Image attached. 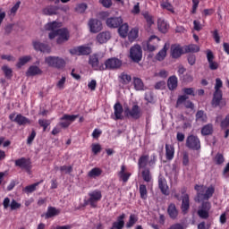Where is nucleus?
Returning <instances> with one entry per match:
<instances>
[{
  "instance_id": "f257e3e1",
  "label": "nucleus",
  "mask_w": 229,
  "mask_h": 229,
  "mask_svg": "<svg viewBox=\"0 0 229 229\" xmlns=\"http://www.w3.org/2000/svg\"><path fill=\"white\" fill-rule=\"evenodd\" d=\"M58 28H62V23L57 21L49 22L45 26V30H47V31H51L48 34V37L51 40H53V38H55V37H57L56 38L57 44H64V42H67L69 38H71V33L69 32V30L65 28H63V29H58Z\"/></svg>"
},
{
  "instance_id": "f03ea898",
  "label": "nucleus",
  "mask_w": 229,
  "mask_h": 229,
  "mask_svg": "<svg viewBox=\"0 0 229 229\" xmlns=\"http://www.w3.org/2000/svg\"><path fill=\"white\" fill-rule=\"evenodd\" d=\"M195 191H197V198L195 199V201L199 203L201 201H208V199L214 196L216 187H214V185L207 187L205 185L196 184Z\"/></svg>"
},
{
  "instance_id": "7ed1b4c3",
  "label": "nucleus",
  "mask_w": 229,
  "mask_h": 229,
  "mask_svg": "<svg viewBox=\"0 0 229 229\" xmlns=\"http://www.w3.org/2000/svg\"><path fill=\"white\" fill-rule=\"evenodd\" d=\"M180 193H174V196L178 199V201H182L181 210L182 214H187L189 212V208H191V200L189 199V194H187V189L182 188Z\"/></svg>"
},
{
  "instance_id": "20e7f679",
  "label": "nucleus",
  "mask_w": 229,
  "mask_h": 229,
  "mask_svg": "<svg viewBox=\"0 0 229 229\" xmlns=\"http://www.w3.org/2000/svg\"><path fill=\"white\" fill-rule=\"evenodd\" d=\"M185 146L191 151H199L201 149V140L197 135L190 134L186 138Z\"/></svg>"
},
{
  "instance_id": "39448f33",
  "label": "nucleus",
  "mask_w": 229,
  "mask_h": 229,
  "mask_svg": "<svg viewBox=\"0 0 229 229\" xmlns=\"http://www.w3.org/2000/svg\"><path fill=\"white\" fill-rule=\"evenodd\" d=\"M45 63L48 67H54L55 69H64L65 67V60L58 56L49 55L45 58Z\"/></svg>"
},
{
  "instance_id": "423d86ee",
  "label": "nucleus",
  "mask_w": 229,
  "mask_h": 229,
  "mask_svg": "<svg viewBox=\"0 0 229 229\" xmlns=\"http://www.w3.org/2000/svg\"><path fill=\"white\" fill-rule=\"evenodd\" d=\"M104 71H117L123 66V61L117 57H111L105 61Z\"/></svg>"
},
{
  "instance_id": "0eeeda50",
  "label": "nucleus",
  "mask_w": 229,
  "mask_h": 229,
  "mask_svg": "<svg viewBox=\"0 0 229 229\" xmlns=\"http://www.w3.org/2000/svg\"><path fill=\"white\" fill-rule=\"evenodd\" d=\"M14 165L20 167L22 171H26L29 174H31V169L33 165H31V159L26 157H21L14 161Z\"/></svg>"
},
{
  "instance_id": "6e6552de",
  "label": "nucleus",
  "mask_w": 229,
  "mask_h": 229,
  "mask_svg": "<svg viewBox=\"0 0 229 229\" xmlns=\"http://www.w3.org/2000/svg\"><path fill=\"white\" fill-rule=\"evenodd\" d=\"M124 115L125 117H131V119H140L142 117V112L139 105H133L132 107L125 106L124 107Z\"/></svg>"
},
{
  "instance_id": "1a4fd4ad",
  "label": "nucleus",
  "mask_w": 229,
  "mask_h": 229,
  "mask_svg": "<svg viewBox=\"0 0 229 229\" xmlns=\"http://www.w3.org/2000/svg\"><path fill=\"white\" fill-rule=\"evenodd\" d=\"M130 58L132 62L139 64L142 60V47L140 45H134L130 49Z\"/></svg>"
},
{
  "instance_id": "9d476101",
  "label": "nucleus",
  "mask_w": 229,
  "mask_h": 229,
  "mask_svg": "<svg viewBox=\"0 0 229 229\" xmlns=\"http://www.w3.org/2000/svg\"><path fill=\"white\" fill-rule=\"evenodd\" d=\"M79 115L78 114H64L60 118V123H58L61 128H69L72 123L78 119Z\"/></svg>"
},
{
  "instance_id": "9b49d317",
  "label": "nucleus",
  "mask_w": 229,
  "mask_h": 229,
  "mask_svg": "<svg viewBox=\"0 0 229 229\" xmlns=\"http://www.w3.org/2000/svg\"><path fill=\"white\" fill-rule=\"evenodd\" d=\"M10 121L13 123H16V124H19V126H26V124H30L31 122L30 119H28L26 116L22 114H17L15 116V113H13L9 115Z\"/></svg>"
},
{
  "instance_id": "f8f14e48",
  "label": "nucleus",
  "mask_w": 229,
  "mask_h": 229,
  "mask_svg": "<svg viewBox=\"0 0 229 229\" xmlns=\"http://www.w3.org/2000/svg\"><path fill=\"white\" fill-rule=\"evenodd\" d=\"M211 106L213 108H217V106L224 108V106H226V101L223 100V93L214 92Z\"/></svg>"
},
{
  "instance_id": "ddd939ff",
  "label": "nucleus",
  "mask_w": 229,
  "mask_h": 229,
  "mask_svg": "<svg viewBox=\"0 0 229 229\" xmlns=\"http://www.w3.org/2000/svg\"><path fill=\"white\" fill-rule=\"evenodd\" d=\"M89 199H88V203H89V205L93 207V208H96V207L98 206L97 205L98 201H101V198H103V195L101 194V191L95 190L89 192Z\"/></svg>"
},
{
  "instance_id": "4468645a",
  "label": "nucleus",
  "mask_w": 229,
  "mask_h": 229,
  "mask_svg": "<svg viewBox=\"0 0 229 229\" xmlns=\"http://www.w3.org/2000/svg\"><path fill=\"white\" fill-rule=\"evenodd\" d=\"M3 207L5 210L8 208H11V210H19V208H21V203L17 202V200H15V199H13L10 202V198L6 197L4 199Z\"/></svg>"
},
{
  "instance_id": "2eb2a0df",
  "label": "nucleus",
  "mask_w": 229,
  "mask_h": 229,
  "mask_svg": "<svg viewBox=\"0 0 229 229\" xmlns=\"http://www.w3.org/2000/svg\"><path fill=\"white\" fill-rule=\"evenodd\" d=\"M72 55H78V56L90 55L92 53V48L87 46L76 47L71 51Z\"/></svg>"
},
{
  "instance_id": "dca6fc26",
  "label": "nucleus",
  "mask_w": 229,
  "mask_h": 229,
  "mask_svg": "<svg viewBox=\"0 0 229 229\" xmlns=\"http://www.w3.org/2000/svg\"><path fill=\"white\" fill-rule=\"evenodd\" d=\"M184 53H185L184 47H182L178 44H174L171 46L172 58H180L182 55H184Z\"/></svg>"
},
{
  "instance_id": "f3484780",
  "label": "nucleus",
  "mask_w": 229,
  "mask_h": 229,
  "mask_svg": "<svg viewBox=\"0 0 229 229\" xmlns=\"http://www.w3.org/2000/svg\"><path fill=\"white\" fill-rule=\"evenodd\" d=\"M32 46L35 51H40L41 53H47V55L51 53V47L47 44L41 43L40 41H33Z\"/></svg>"
},
{
  "instance_id": "a211bd4d",
  "label": "nucleus",
  "mask_w": 229,
  "mask_h": 229,
  "mask_svg": "<svg viewBox=\"0 0 229 229\" xmlns=\"http://www.w3.org/2000/svg\"><path fill=\"white\" fill-rule=\"evenodd\" d=\"M158 42H160V38L155 35L150 36L147 43L148 51H149L150 53L156 51V49L158 47Z\"/></svg>"
},
{
  "instance_id": "6ab92c4d",
  "label": "nucleus",
  "mask_w": 229,
  "mask_h": 229,
  "mask_svg": "<svg viewBox=\"0 0 229 229\" xmlns=\"http://www.w3.org/2000/svg\"><path fill=\"white\" fill-rule=\"evenodd\" d=\"M89 30L91 33H99L103 30V25L101 21L98 19H91L89 21Z\"/></svg>"
},
{
  "instance_id": "aec40b11",
  "label": "nucleus",
  "mask_w": 229,
  "mask_h": 229,
  "mask_svg": "<svg viewBox=\"0 0 229 229\" xmlns=\"http://www.w3.org/2000/svg\"><path fill=\"white\" fill-rule=\"evenodd\" d=\"M107 28H119L123 24L122 17H110L106 21Z\"/></svg>"
},
{
  "instance_id": "412c9836",
  "label": "nucleus",
  "mask_w": 229,
  "mask_h": 229,
  "mask_svg": "<svg viewBox=\"0 0 229 229\" xmlns=\"http://www.w3.org/2000/svg\"><path fill=\"white\" fill-rule=\"evenodd\" d=\"M89 64L95 71H105V65H99V58H98V55L90 56Z\"/></svg>"
},
{
  "instance_id": "4be33fe9",
  "label": "nucleus",
  "mask_w": 229,
  "mask_h": 229,
  "mask_svg": "<svg viewBox=\"0 0 229 229\" xmlns=\"http://www.w3.org/2000/svg\"><path fill=\"white\" fill-rule=\"evenodd\" d=\"M123 112H124L123 105L119 102L115 103L114 106V121L123 120L124 118V116H123Z\"/></svg>"
},
{
  "instance_id": "5701e85b",
  "label": "nucleus",
  "mask_w": 229,
  "mask_h": 229,
  "mask_svg": "<svg viewBox=\"0 0 229 229\" xmlns=\"http://www.w3.org/2000/svg\"><path fill=\"white\" fill-rule=\"evenodd\" d=\"M158 187L165 196H169V186H167V181L162 175L158 177Z\"/></svg>"
},
{
  "instance_id": "b1692460",
  "label": "nucleus",
  "mask_w": 229,
  "mask_h": 229,
  "mask_svg": "<svg viewBox=\"0 0 229 229\" xmlns=\"http://www.w3.org/2000/svg\"><path fill=\"white\" fill-rule=\"evenodd\" d=\"M96 38L98 44H106L112 38V34L110 31H103L98 33Z\"/></svg>"
},
{
  "instance_id": "393cba45",
  "label": "nucleus",
  "mask_w": 229,
  "mask_h": 229,
  "mask_svg": "<svg viewBox=\"0 0 229 229\" xmlns=\"http://www.w3.org/2000/svg\"><path fill=\"white\" fill-rule=\"evenodd\" d=\"M42 69H40L37 65H30L26 72V76L30 78V76H40L42 74Z\"/></svg>"
},
{
  "instance_id": "a878e982",
  "label": "nucleus",
  "mask_w": 229,
  "mask_h": 229,
  "mask_svg": "<svg viewBox=\"0 0 229 229\" xmlns=\"http://www.w3.org/2000/svg\"><path fill=\"white\" fill-rule=\"evenodd\" d=\"M124 217L126 215L123 213L119 216L115 222L113 223L111 229H123L124 228Z\"/></svg>"
},
{
  "instance_id": "bb28decb",
  "label": "nucleus",
  "mask_w": 229,
  "mask_h": 229,
  "mask_svg": "<svg viewBox=\"0 0 229 229\" xmlns=\"http://www.w3.org/2000/svg\"><path fill=\"white\" fill-rule=\"evenodd\" d=\"M125 171H126V166L123 165L121 166L120 172L118 173V176L120 180L123 182V183H126V182H128V180H130V177L131 176V174L125 173Z\"/></svg>"
},
{
  "instance_id": "cd10ccee",
  "label": "nucleus",
  "mask_w": 229,
  "mask_h": 229,
  "mask_svg": "<svg viewBox=\"0 0 229 229\" xmlns=\"http://www.w3.org/2000/svg\"><path fill=\"white\" fill-rule=\"evenodd\" d=\"M157 29L161 33H165L169 30V23L163 18L157 20Z\"/></svg>"
},
{
  "instance_id": "c85d7f7f",
  "label": "nucleus",
  "mask_w": 229,
  "mask_h": 229,
  "mask_svg": "<svg viewBox=\"0 0 229 229\" xmlns=\"http://www.w3.org/2000/svg\"><path fill=\"white\" fill-rule=\"evenodd\" d=\"M167 87L169 90H176L178 88V77L175 75L170 76L167 81Z\"/></svg>"
},
{
  "instance_id": "c756f323",
  "label": "nucleus",
  "mask_w": 229,
  "mask_h": 229,
  "mask_svg": "<svg viewBox=\"0 0 229 229\" xmlns=\"http://www.w3.org/2000/svg\"><path fill=\"white\" fill-rule=\"evenodd\" d=\"M165 158L166 160H173L174 158V146L165 144Z\"/></svg>"
},
{
  "instance_id": "7c9ffc66",
  "label": "nucleus",
  "mask_w": 229,
  "mask_h": 229,
  "mask_svg": "<svg viewBox=\"0 0 229 229\" xmlns=\"http://www.w3.org/2000/svg\"><path fill=\"white\" fill-rule=\"evenodd\" d=\"M168 46L169 45L165 43L164 47L157 54L156 58L158 62H162V60L167 56V49H169Z\"/></svg>"
},
{
  "instance_id": "2f4dec72",
  "label": "nucleus",
  "mask_w": 229,
  "mask_h": 229,
  "mask_svg": "<svg viewBox=\"0 0 229 229\" xmlns=\"http://www.w3.org/2000/svg\"><path fill=\"white\" fill-rule=\"evenodd\" d=\"M60 214V209H57L55 207H48L47 211L45 214L46 219H49L51 217H55V216H58Z\"/></svg>"
},
{
  "instance_id": "473e14b6",
  "label": "nucleus",
  "mask_w": 229,
  "mask_h": 229,
  "mask_svg": "<svg viewBox=\"0 0 229 229\" xmlns=\"http://www.w3.org/2000/svg\"><path fill=\"white\" fill-rule=\"evenodd\" d=\"M168 216L171 217V219H176L178 217V209H176V205L170 204L167 208Z\"/></svg>"
},
{
  "instance_id": "72a5a7b5",
  "label": "nucleus",
  "mask_w": 229,
  "mask_h": 229,
  "mask_svg": "<svg viewBox=\"0 0 229 229\" xmlns=\"http://www.w3.org/2000/svg\"><path fill=\"white\" fill-rule=\"evenodd\" d=\"M129 26L128 23L122 24L118 29V33L123 38L128 37Z\"/></svg>"
},
{
  "instance_id": "f704fd0d",
  "label": "nucleus",
  "mask_w": 229,
  "mask_h": 229,
  "mask_svg": "<svg viewBox=\"0 0 229 229\" xmlns=\"http://www.w3.org/2000/svg\"><path fill=\"white\" fill-rule=\"evenodd\" d=\"M133 85L135 90H144V82H142V80L140 78L134 77Z\"/></svg>"
},
{
  "instance_id": "c9c22d12",
  "label": "nucleus",
  "mask_w": 229,
  "mask_h": 229,
  "mask_svg": "<svg viewBox=\"0 0 229 229\" xmlns=\"http://www.w3.org/2000/svg\"><path fill=\"white\" fill-rule=\"evenodd\" d=\"M103 170L101 168L95 167L88 173V176L89 178H98V176H101Z\"/></svg>"
},
{
  "instance_id": "e433bc0d",
  "label": "nucleus",
  "mask_w": 229,
  "mask_h": 229,
  "mask_svg": "<svg viewBox=\"0 0 229 229\" xmlns=\"http://www.w3.org/2000/svg\"><path fill=\"white\" fill-rule=\"evenodd\" d=\"M28 62H31V56L30 55L22 56L19 59V62L17 63L16 67H18V69H21V67H22L23 65H26Z\"/></svg>"
},
{
  "instance_id": "4c0bfd02",
  "label": "nucleus",
  "mask_w": 229,
  "mask_h": 229,
  "mask_svg": "<svg viewBox=\"0 0 229 229\" xmlns=\"http://www.w3.org/2000/svg\"><path fill=\"white\" fill-rule=\"evenodd\" d=\"M149 160V156H141L139 158L138 165L140 169H142L148 165V162Z\"/></svg>"
},
{
  "instance_id": "58836bf2",
  "label": "nucleus",
  "mask_w": 229,
  "mask_h": 229,
  "mask_svg": "<svg viewBox=\"0 0 229 229\" xmlns=\"http://www.w3.org/2000/svg\"><path fill=\"white\" fill-rule=\"evenodd\" d=\"M141 176H142V179L144 180V182H146L147 183H149V182H151V180H152L151 172L149 171L148 168H145L141 172Z\"/></svg>"
},
{
  "instance_id": "ea45409f",
  "label": "nucleus",
  "mask_w": 229,
  "mask_h": 229,
  "mask_svg": "<svg viewBox=\"0 0 229 229\" xmlns=\"http://www.w3.org/2000/svg\"><path fill=\"white\" fill-rule=\"evenodd\" d=\"M39 184L40 182H35L31 185H28L23 189V192L26 194H31V192H35V191H37V187H38Z\"/></svg>"
},
{
  "instance_id": "a19ab883",
  "label": "nucleus",
  "mask_w": 229,
  "mask_h": 229,
  "mask_svg": "<svg viewBox=\"0 0 229 229\" xmlns=\"http://www.w3.org/2000/svg\"><path fill=\"white\" fill-rule=\"evenodd\" d=\"M138 38H139V29L138 28L131 29L128 35V38L130 42H133Z\"/></svg>"
},
{
  "instance_id": "79ce46f5",
  "label": "nucleus",
  "mask_w": 229,
  "mask_h": 229,
  "mask_svg": "<svg viewBox=\"0 0 229 229\" xmlns=\"http://www.w3.org/2000/svg\"><path fill=\"white\" fill-rule=\"evenodd\" d=\"M196 121H199V123H207V114H205V111L199 110L197 112Z\"/></svg>"
},
{
  "instance_id": "37998d69",
  "label": "nucleus",
  "mask_w": 229,
  "mask_h": 229,
  "mask_svg": "<svg viewBox=\"0 0 229 229\" xmlns=\"http://www.w3.org/2000/svg\"><path fill=\"white\" fill-rule=\"evenodd\" d=\"M184 53H198L199 52V47L198 45H188L184 46Z\"/></svg>"
},
{
  "instance_id": "c03bdc74",
  "label": "nucleus",
  "mask_w": 229,
  "mask_h": 229,
  "mask_svg": "<svg viewBox=\"0 0 229 229\" xmlns=\"http://www.w3.org/2000/svg\"><path fill=\"white\" fill-rule=\"evenodd\" d=\"M138 221L139 218L137 217V216L131 214L129 217V221L126 224V228H132V226H134Z\"/></svg>"
},
{
  "instance_id": "a18cd8bd",
  "label": "nucleus",
  "mask_w": 229,
  "mask_h": 229,
  "mask_svg": "<svg viewBox=\"0 0 229 229\" xmlns=\"http://www.w3.org/2000/svg\"><path fill=\"white\" fill-rule=\"evenodd\" d=\"M119 80H121L122 83H123L124 85H128V83L131 81V76L128 75L126 72H122L119 75Z\"/></svg>"
},
{
  "instance_id": "49530a36",
  "label": "nucleus",
  "mask_w": 229,
  "mask_h": 229,
  "mask_svg": "<svg viewBox=\"0 0 229 229\" xmlns=\"http://www.w3.org/2000/svg\"><path fill=\"white\" fill-rule=\"evenodd\" d=\"M161 8L164 10H167L171 13H174V7H173V4L169 3V1H164L161 3Z\"/></svg>"
},
{
  "instance_id": "de8ad7c7",
  "label": "nucleus",
  "mask_w": 229,
  "mask_h": 229,
  "mask_svg": "<svg viewBox=\"0 0 229 229\" xmlns=\"http://www.w3.org/2000/svg\"><path fill=\"white\" fill-rule=\"evenodd\" d=\"M140 196L141 199H148V188L145 184L140 185Z\"/></svg>"
},
{
  "instance_id": "09e8293b",
  "label": "nucleus",
  "mask_w": 229,
  "mask_h": 229,
  "mask_svg": "<svg viewBox=\"0 0 229 229\" xmlns=\"http://www.w3.org/2000/svg\"><path fill=\"white\" fill-rule=\"evenodd\" d=\"M213 130H214V127L212 126V124L208 123L204 127H202L201 133L202 135H211Z\"/></svg>"
},
{
  "instance_id": "8fccbe9b",
  "label": "nucleus",
  "mask_w": 229,
  "mask_h": 229,
  "mask_svg": "<svg viewBox=\"0 0 229 229\" xmlns=\"http://www.w3.org/2000/svg\"><path fill=\"white\" fill-rule=\"evenodd\" d=\"M87 8H88L87 4L85 3L79 4L75 7V12H77V13H85V11L87 10Z\"/></svg>"
},
{
  "instance_id": "3c124183",
  "label": "nucleus",
  "mask_w": 229,
  "mask_h": 229,
  "mask_svg": "<svg viewBox=\"0 0 229 229\" xmlns=\"http://www.w3.org/2000/svg\"><path fill=\"white\" fill-rule=\"evenodd\" d=\"M187 99H189V97L187 95L179 96L176 101V106H180V105L185 104Z\"/></svg>"
},
{
  "instance_id": "603ef678",
  "label": "nucleus",
  "mask_w": 229,
  "mask_h": 229,
  "mask_svg": "<svg viewBox=\"0 0 229 229\" xmlns=\"http://www.w3.org/2000/svg\"><path fill=\"white\" fill-rule=\"evenodd\" d=\"M221 88H223V81L217 78L216 79L215 92L223 93V91L220 90Z\"/></svg>"
},
{
  "instance_id": "864d4df0",
  "label": "nucleus",
  "mask_w": 229,
  "mask_h": 229,
  "mask_svg": "<svg viewBox=\"0 0 229 229\" xmlns=\"http://www.w3.org/2000/svg\"><path fill=\"white\" fill-rule=\"evenodd\" d=\"M38 124L43 128V131H46V130H47V126L51 124V122H49V120L39 119Z\"/></svg>"
},
{
  "instance_id": "5fc2aeb1",
  "label": "nucleus",
  "mask_w": 229,
  "mask_h": 229,
  "mask_svg": "<svg viewBox=\"0 0 229 229\" xmlns=\"http://www.w3.org/2000/svg\"><path fill=\"white\" fill-rule=\"evenodd\" d=\"M143 16L148 26H153V24H155V21H153V16H151L148 13H144Z\"/></svg>"
},
{
  "instance_id": "6e6d98bb",
  "label": "nucleus",
  "mask_w": 229,
  "mask_h": 229,
  "mask_svg": "<svg viewBox=\"0 0 229 229\" xmlns=\"http://www.w3.org/2000/svg\"><path fill=\"white\" fill-rule=\"evenodd\" d=\"M2 71H4V73L5 75V78H12V68L8 67L7 65H4L2 67Z\"/></svg>"
},
{
  "instance_id": "4d7b16f0",
  "label": "nucleus",
  "mask_w": 229,
  "mask_h": 229,
  "mask_svg": "<svg viewBox=\"0 0 229 229\" xmlns=\"http://www.w3.org/2000/svg\"><path fill=\"white\" fill-rule=\"evenodd\" d=\"M182 92L185 94L184 96H196L194 88H183Z\"/></svg>"
},
{
  "instance_id": "13d9d810",
  "label": "nucleus",
  "mask_w": 229,
  "mask_h": 229,
  "mask_svg": "<svg viewBox=\"0 0 229 229\" xmlns=\"http://www.w3.org/2000/svg\"><path fill=\"white\" fill-rule=\"evenodd\" d=\"M215 162L217 165H221L225 162V157L223 154H216L215 157Z\"/></svg>"
},
{
  "instance_id": "bf43d9fd",
  "label": "nucleus",
  "mask_w": 229,
  "mask_h": 229,
  "mask_svg": "<svg viewBox=\"0 0 229 229\" xmlns=\"http://www.w3.org/2000/svg\"><path fill=\"white\" fill-rule=\"evenodd\" d=\"M65 77H62L58 82L56 83V87L57 89H59L60 90H64V89H65Z\"/></svg>"
},
{
  "instance_id": "052dcab7",
  "label": "nucleus",
  "mask_w": 229,
  "mask_h": 229,
  "mask_svg": "<svg viewBox=\"0 0 229 229\" xmlns=\"http://www.w3.org/2000/svg\"><path fill=\"white\" fill-rule=\"evenodd\" d=\"M60 171L61 173H64V174H70V173L72 171V167L71 165L67 166V165H63L60 166Z\"/></svg>"
},
{
  "instance_id": "680f3d73",
  "label": "nucleus",
  "mask_w": 229,
  "mask_h": 229,
  "mask_svg": "<svg viewBox=\"0 0 229 229\" xmlns=\"http://www.w3.org/2000/svg\"><path fill=\"white\" fill-rule=\"evenodd\" d=\"M193 30H195V31H201V30H203V25H201L199 21H193Z\"/></svg>"
},
{
  "instance_id": "e2e57ef3",
  "label": "nucleus",
  "mask_w": 229,
  "mask_h": 229,
  "mask_svg": "<svg viewBox=\"0 0 229 229\" xmlns=\"http://www.w3.org/2000/svg\"><path fill=\"white\" fill-rule=\"evenodd\" d=\"M220 126L223 130H225V128H228V126H229V114H227L225 116V118L221 122Z\"/></svg>"
},
{
  "instance_id": "0e129e2a",
  "label": "nucleus",
  "mask_w": 229,
  "mask_h": 229,
  "mask_svg": "<svg viewBox=\"0 0 229 229\" xmlns=\"http://www.w3.org/2000/svg\"><path fill=\"white\" fill-rule=\"evenodd\" d=\"M92 152L94 155H98V153H101V145L99 144H93L91 146Z\"/></svg>"
},
{
  "instance_id": "69168bd1",
  "label": "nucleus",
  "mask_w": 229,
  "mask_h": 229,
  "mask_svg": "<svg viewBox=\"0 0 229 229\" xmlns=\"http://www.w3.org/2000/svg\"><path fill=\"white\" fill-rule=\"evenodd\" d=\"M198 215L201 217V219H208V211L205 209H199L198 211Z\"/></svg>"
},
{
  "instance_id": "338daca9",
  "label": "nucleus",
  "mask_w": 229,
  "mask_h": 229,
  "mask_svg": "<svg viewBox=\"0 0 229 229\" xmlns=\"http://www.w3.org/2000/svg\"><path fill=\"white\" fill-rule=\"evenodd\" d=\"M47 12L48 13V15H56L57 12H58V7L56 6H52L47 9Z\"/></svg>"
},
{
  "instance_id": "774afa93",
  "label": "nucleus",
  "mask_w": 229,
  "mask_h": 229,
  "mask_svg": "<svg viewBox=\"0 0 229 229\" xmlns=\"http://www.w3.org/2000/svg\"><path fill=\"white\" fill-rule=\"evenodd\" d=\"M96 87H98V82L96 81V80H92L88 83V89H90L91 91L96 90Z\"/></svg>"
}]
</instances>
